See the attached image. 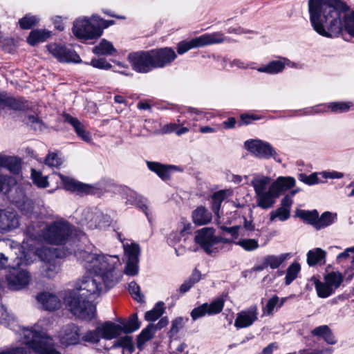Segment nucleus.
Returning a JSON list of instances; mask_svg holds the SVG:
<instances>
[{"mask_svg": "<svg viewBox=\"0 0 354 354\" xmlns=\"http://www.w3.org/2000/svg\"><path fill=\"white\" fill-rule=\"evenodd\" d=\"M215 230L212 227H203L196 231L194 241L200 245L205 253L213 256L218 253L221 247L217 246L216 236L214 235Z\"/></svg>", "mask_w": 354, "mask_h": 354, "instance_id": "nucleus-11", "label": "nucleus"}, {"mask_svg": "<svg viewBox=\"0 0 354 354\" xmlns=\"http://www.w3.org/2000/svg\"><path fill=\"white\" fill-rule=\"evenodd\" d=\"M258 315L257 305H252L237 313L234 320V326L237 329L250 327L258 319Z\"/></svg>", "mask_w": 354, "mask_h": 354, "instance_id": "nucleus-17", "label": "nucleus"}, {"mask_svg": "<svg viewBox=\"0 0 354 354\" xmlns=\"http://www.w3.org/2000/svg\"><path fill=\"white\" fill-rule=\"evenodd\" d=\"M26 343L33 351L39 354H61L53 344V339L42 330H36L31 328H24L23 331Z\"/></svg>", "mask_w": 354, "mask_h": 354, "instance_id": "nucleus-7", "label": "nucleus"}, {"mask_svg": "<svg viewBox=\"0 0 354 354\" xmlns=\"http://www.w3.org/2000/svg\"><path fill=\"white\" fill-rule=\"evenodd\" d=\"M318 173H312L310 175H307L304 173H300L298 175V179L299 181L309 185L312 186L314 185H317L321 183H323L318 178Z\"/></svg>", "mask_w": 354, "mask_h": 354, "instance_id": "nucleus-52", "label": "nucleus"}, {"mask_svg": "<svg viewBox=\"0 0 354 354\" xmlns=\"http://www.w3.org/2000/svg\"><path fill=\"white\" fill-rule=\"evenodd\" d=\"M201 48L198 37H196L190 40H183L180 41L177 45V53L183 55L192 48Z\"/></svg>", "mask_w": 354, "mask_h": 354, "instance_id": "nucleus-40", "label": "nucleus"}, {"mask_svg": "<svg viewBox=\"0 0 354 354\" xmlns=\"http://www.w3.org/2000/svg\"><path fill=\"white\" fill-rule=\"evenodd\" d=\"M63 300L66 309L78 319L91 321L95 317L96 308L93 301L78 290L66 291Z\"/></svg>", "mask_w": 354, "mask_h": 354, "instance_id": "nucleus-5", "label": "nucleus"}, {"mask_svg": "<svg viewBox=\"0 0 354 354\" xmlns=\"http://www.w3.org/2000/svg\"><path fill=\"white\" fill-rule=\"evenodd\" d=\"M86 247V249L75 251V257L87 271L102 277L106 290H110L120 281L122 277L117 270L120 263L118 257L94 253L95 247L91 243Z\"/></svg>", "mask_w": 354, "mask_h": 354, "instance_id": "nucleus-3", "label": "nucleus"}, {"mask_svg": "<svg viewBox=\"0 0 354 354\" xmlns=\"http://www.w3.org/2000/svg\"><path fill=\"white\" fill-rule=\"evenodd\" d=\"M48 51L60 62L82 63L80 55L71 47L61 44H50L47 46Z\"/></svg>", "mask_w": 354, "mask_h": 354, "instance_id": "nucleus-13", "label": "nucleus"}, {"mask_svg": "<svg viewBox=\"0 0 354 354\" xmlns=\"http://www.w3.org/2000/svg\"><path fill=\"white\" fill-rule=\"evenodd\" d=\"M121 333L128 334L137 330L141 325L137 313L132 314L127 320L121 322Z\"/></svg>", "mask_w": 354, "mask_h": 354, "instance_id": "nucleus-35", "label": "nucleus"}, {"mask_svg": "<svg viewBox=\"0 0 354 354\" xmlns=\"http://www.w3.org/2000/svg\"><path fill=\"white\" fill-rule=\"evenodd\" d=\"M57 272V268L55 264L48 263L45 266V268L42 271L44 277L48 279L53 278Z\"/></svg>", "mask_w": 354, "mask_h": 354, "instance_id": "nucleus-64", "label": "nucleus"}, {"mask_svg": "<svg viewBox=\"0 0 354 354\" xmlns=\"http://www.w3.org/2000/svg\"><path fill=\"white\" fill-rule=\"evenodd\" d=\"M39 21L38 17L26 14L19 20V25L22 30H28L36 26Z\"/></svg>", "mask_w": 354, "mask_h": 354, "instance_id": "nucleus-46", "label": "nucleus"}, {"mask_svg": "<svg viewBox=\"0 0 354 354\" xmlns=\"http://www.w3.org/2000/svg\"><path fill=\"white\" fill-rule=\"evenodd\" d=\"M337 218L336 214L330 212H324L321 216L317 217L316 230H319L332 225Z\"/></svg>", "mask_w": 354, "mask_h": 354, "instance_id": "nucleus-41", "label": "nucleus"}, {"mask_svg": "<svg viewBox=\"0 0 354 354\" xmlns=\"http://www.w3.org/2000/svg\"><path fill=\"white\" fill-rule=\"evenodd\" d=\"M176 57L175 51L171 48L164 47L131 52L129 53L127 60L134 71L138 73H148L169 66Z\"/></svg>", "mask_w": 354, "mask_h": 354, "instance_id": "nucleus-4", "label": "nucleus"}, {"mask_svg": "<svg viewBox=\"0 0 354 354\" xmlns=\"http://www.w3.org/2000/svg\"><path fill=\"white\" fill-rule=\"evenodd\" d=\"M148 169L154 172L162 180L166 181L171 178V174L177 171H182L179 167L172 165H165L158 162L147 161Z\"/></svg>", "mask_w": 354, "mask_h": 354, "instance_id": "nucleus-18", "label": "nucleus"}, {"mask_svg": "<svg viewBox=\"0 0 354 354\" xmlns=\"http://www.w3.org/2000/svg\"><path fill=\"white\" fill-rule=\"evenodd\" d=\"M343 281V277L341 273L332 272L325 277V282L331 288L337 289Z\"/></svg>", "mask_w": 354, "mask_h": 354, "instance_id": "nucleus-47", "label": "nucleus"}, {"mask_svg": "<svg viewBox=\"0 0 354 354\" xmlns=\"http://www.w3.org/2000/svg\"><path fill=\"white\" fill-rule=\"evenodd\" d=\"M255 198L257 206L262 209L272 208L278 198L270 186L267 192L256 194Z\"/></svg>", "mask_w": 354, "mask_h": 354, "instance_id": "nucleus-25", "label": "nucleus"}, {"mask_svg": "<svg viewBox=\"0 0 354 354\" xmlns=\"http://www.w3.org/2000/svg\"><path fill=\"white\" fill-rule=\"evenodd\" d=\"M300 270L301 266L297 262H294L288 266L285 277V284L286 286L290 285L297 277Z\"/></svg>", "mask_w": 354, "mask_h": 354, "instance_id": "nucleus-44", "label": "nucleus"}, {"mask_svg": "<svg viewBox=\"0 0 354 354\" xmlns=\"http://www.w3.org/2000/svg\"><path fill=\"white\" fill-rule=\"evenodd\" d=\"M279 302V297L277 295H273L267 302L266 305L263 307V316H270L273 315L274 310L277 306Z\"/></svg>", "mask_w": 354, "mask_h": 354, "instance_id": "nucleus-58", "label": "nucleus"}, {"mask_svg": "<svg viewBox=\"0 0 354 354\" xmlns=\"http://www.w3.org/2000/svg\"><path fill=\"white\" fill-rule=\"evenodd\" d=\"M261 116L254 113H244L241 115L240 120L239 122V126L248 125L253 121L260 120Z\"/></svg>", "mask_w": 354, "mask_h": 354, "instance_id": "nucleus-62", "label": "nucleus"}, {"mask_svg": "<svg viewBox=\"0 0 354 354\" xmlns=\"http://www.w3.org/2000/svg\"><path fill=\"white\" fill-rule=\"evenodd\" d=\"M50 37V31L42 29H35L30 31L26 39V41L30 46H35L39 43L44 42Z\"/></svg>", "mask_w": 354, "mask_h": 354, "instance_id": "nucleus-31", "label": "nucleus"}, {"mask_svg": "<svg viewBox=\"0 0 354 354\" xmlns=\"http://www.w3.org/2000/svg\"><path fill=\"white\" fill-rule=\"evenodd\" d=\"M15 322V317L10 314L3 305L0 304V324L7 327L11 326Z\"/></svg>", "mask_w": 354, "mask_h": 354, "instance_id": "nucleus-50", "label": "nucleus"}, {"mask_svg": "<svg viewBox=\"0 0 354 354\" xmlns=\"http://www.w3.org/2000/svg\"><path fill=\"white\" fill-rule=\"evenodd\" d=\"M207 303H204L202 305L194 308L191 311V317L192 319L195 321L199 318H201L206 315H208V310H207Z\"/></svg>", "mask_w": 354, "mask_h": 354, "instance_id": "nucleus-61", "label": "nucleus"}, {"mask_svg": "<svg viewBox=\"0 0 354 354\" xmlns=\"http://www.w3.org/2000/svg\"><path fill=\"white\" fill-rule=\"evenodd\" d=\"M288 254H281L279 256L267 255L264 257V261L267 267L272 269L278 268L281 264L286 259Z\"/></svg>", "mask_w": 354, "mask_h": 354, "instance_id": "nucleus-43", "label": "nucleus"}, {"mask_svg": "<svg viewBox=\"0 0 354 354\" xmlns=\"http://www.w3.org/2000/svg\"><path fill=\"white\" fill-rule=\"evenodd\" d=\"M201 272L198 270H197L196 268H195L193 270L192 275L187 280H185L181 284L179 289L176 290L177 292H179L180 295H178V293L173 294L171 295V298L174 299L176 300L179 299L180 295L188 292L195 283H198L201 280Z\"/></svg>", "mask_w": 354, "mask_h": 354, "instance_id": "nucleus-27", "label": "nucleus"}, {"mask_svg": "<svg viewBox=\"0 0 354 354\" xmlns=\"http://www.w3.org/2000/svg\"><path fill=\"white\" fill-rule=\"evenodd\" d=\"M84 214L86 215L85 221H86V225L90 229H102L110 225V217L102 212H97L93 213L86 211Z\"/></svg>", "mask_w": 354, "mask_h": 354, "instance_id": "nucleus-19", "label": "nucleus"}, {"mask_svg": "<svg viewBox=\"0 0 354 354\" xmlns=\"http://www.w3.org/2000/svg\"><path fill=\"white\" fill-rule=\"evenodd\" d=\"M117 52L112 43L105 39H102L100 42L93 48V53L97 55H113Z\"/></svg>", "mask_w": 354, "mask_h": 354, "instance_id": "nucleus-33", "label": "nucleus"}, {"mask_svg": "<svg viewBox=\"0 0 354 354\" xmlns=\"http://www.w3.org/2000/svg\"><path fill=\"white\" fill-rule=\"evenodd\" d=\"M309 19L313 30L326 38L339 37L343 28L354 37V10L342 0H308Z\"/></svg>", "mask_w": 354, "mask_h": 354, "instance_id": "nucleus-1", "label": "nucleus"}, {"mask_svg": "<svg viewBox=\"0 0 354 354\" xmlns=\"http://www.w3.org/2000/svg\"><path fill=\"white\" fill-rule=\"evenodd\" d=\"M92 20L83 19H76L73 26L74 35L80 39H93L100 37L102 34V28L93 24Z\"/></svg>", "mask_w": 354, "mask_h": 354, "instance_id": "nucleus-12", "label": "nucleus"}, {"mask_svg": "<svg viewBox=\"0 0 354 354\" xmlns=\"http://www.w3.org/2000/svg\"><path fill=\"white\" fill-rule=\"evenodd\" d=\"M100 335L97 330V327L95 330H88L84 335L82 337V340L85 342H88L91 344H97L100 340Z\"/></svg>", "mask_w": 354, "mask_h": 354, "instance_id": "nucleus-60", "label": "nucleus"}, {"mask_svg": "<svg viewBox=\"0 0 354 354\" xmlns=\"http://www.w3.org/2000/svg\"><path fill=\"white\" fill-rule=\"evenodd\" d=\"M20 216L12 208L0 209V233L5 234L19 227Z\"/></svg>", "mask_w": 354, "mask_h": 354, "instance_id": "nucleus-16", "label": "nucleus"}, {"mask_svg": "<svg viewBox=\"0 0 354 354\" xmlns=\"http://www.w3.org/2000/svg\"><path fill=\"white\" fill-rule=\"evenodd\" d=\"M234 243L246 251H253L259 248L258 241L254 239H242Z\"/></svg>", "mask_w": 354, "mask_h": 354, "instance_id": "nucleus-56", "label": "nucleus"}, {"mask_svg": "<svg viewBox=\"0 0 354 354\" xmlns=\"http://www.w3.org/2000/svg\"><path fill=\"white\" fill-rule=\"evenodd\" d=\"M184 319L182 317H178L171 322V326L168 336L169 338H174L183 327Z\"/></svg>", "mask_w": 354, "mask_h": 354, "instance_id": "nucleus-59", "label": "nucleus"}, {"mask_svg": "<svg viewBox=\"0 0 354 354\" xmlns=\"http://www.w3.org/2000/svg\"><path fill=\"white\" fill-rule=\"evenodd\" d=\"M62 163L61 158L55 153H49L45 158V164L50 167H58Z\"/></svg>", "mask_w": 354, "mask_h": 354, "instance_id": "nucleus-63", "label": "nucleus"}, {"mask_svg": "<svg viewBox=\"0 0 354 354\" xmlns=\"http://www.w3.org/2000/svg\"><path fill=\"white\" fill-rule=\"evenodd\" d=\"M85 64L91 65L94 68L100 70H110L112 65L105 58H93L90 62H84Z\"/></svg>", "mask_w": 354, "mask_h": 354, "instance_id": "nucleus-55", "label": "nucleus"}, {"mask_svg": "<svg viewBox=\"0 0 354 354\" xmlns=\"http://www.w3.org/2000/svg\"><path fill=\"white\" fill-rule=\"evenodd\" d=\"M128 290L133 299L138 302L142 304L145 301V296L140 291V287L135 281L128 284Z\"/></svg>", "mask_w": 354, "mask_h": 354, "instance_id": "nucleus-45", "label": "nucleus"}, {"mask_svg": "<svg viewBox=\"0 0 354 354\" xmlns=\"http://www.w3.org/2000/svg\"><path fill=\"white\" fill-rule=\"evenodd\" d=\"M100 338L112 339L118 337L121 333V326L111 322H105L97 327Z\"/></svg>", "mask_w": 354, "mask_h": 354, "instance_id": "nucleus-26", "label": "nucleus"}, {"mask_svg": "<svg viewBox=\"0 0 354 354\" xmlns=\"http://www.w3.org/2000/svg\"><path fill=\"white\" fill-rule=\"evenodd\" d=\"M328 104H317L311 107L304 108L303 109L295 110L293 112H302L301 115H313L325 112L326 108H327Z\"/></svg>", "mask_w": 354, "mask_h": 354, "instance_id": "nucleus-49", "label": "nucleus"}, {"mask_svg": "<svg viewBox=\"0 0 354 354\" xmlns=\"http://www.w3.org/2000/svg\"><path fill=\"white\" fill-rule=\"evenodd\" d=\"M295 179L292 176H279L270 185V187L275 195L279 196L288 190L295 187Z\"/></svg>", "mask_w": 354, "mask_h": 354, "instance_id": "nucleus-21", "label": "nucleus"}, {"mask_svg": "<svg viewBox=\"0 0 354 354\" xmlns=\"http://www.w3.org/2000/svg\"><path fill=\"white\" fill-rule=\"evenodd\" d=\"M80 339V328L73 324L70 323L63 327L62 335V342L66 346L77 344Z\"/></svg>", "mask_w": 354, "mask_h": 354, "instance_id": "nucleus-20", "label": "nucleus"}, {"mask_svg": "<svg viewBox=\"0 0 354 354\" xmlns=\"http://www.w3.org/2000/svg\"><path fill=\"white\" fill-rule=\"evenodd\" d=\"M26 257L23 252L22 256L16 257L12 266H9V273L6 274V280L10 290H19L29 284L30 280L29 272L24 270H18L21 265L28 264Z\"/></svg>", "mask_w": 354, "mask_h": 354, "instance_id": "nucleus-8", "label": "nucleus"}, {"mask_svg": "<svg viewBox=\"0 0 354 354\" xmlns=\"http://www.w3.org/2000/svg\"><path fill=\"white\" fill-rule=\"evenodd\" d=\"M326 252L319 248L310 250L307 253V263L309 266L326 263Z\"/></svg>", "mask_w": 354, "mask_h": 354, "instance_id": "nucleus-30", "label": "nucleus"}, {"mask_svg": "<svg viewBox=\"0 0 354 354\" xmlns=\"http://www.w3.org/2000/svg\"><path fill=\"white\" fill-rule=\"evenodd\" d=\"M351 107L350 102H330L327 105V109H330L334 113H346L348 112Z\"/></svg>", "mask_w": 354, "mask_h": 354, "instance_id": "nucleus-54", "label": "nucleus"}, {"mask_svg": "<svg viewBox=\"0 0 354 354\" xmlns=\"http://www.w3.org/2000/svg\"><path fill=\"white\" fill-rule=\"evenodd\" d=\"M225 198V192L220 190L214 192L211 196V209L212 212L218 214L221 209V203Z\"/></svg>", "mask_w": 354, "mask_h": 354, "instance_id": "nucleus-42", "label": "nucleus"}, {"mask_svg": "<svg viewBox=\"0 0 354 354\" xmlns=\"http://www.w3.org/2000/svg\"><path fill=\"white\" fill-rule=\"evenodd\" d=\"M22 122L35 132H41L46 128L44 122L37 115H26Z\"/></svg>", "mask_w": 354, "mask_h": 354, "instance_id": "nucleus-37", "label": "nucleus"}, {"mask_svg": "<svg viewBox=\"0 0 354 354\" xmlns=\"http://www.w3.org/2000/svg\"><path fill=\"white\" fill-rule=\"evenodd\" d=\"M73 226L67 221L61 219L47 225L43 230L44 240L55 245H65L71 236Z\"/></svg>", "mask_w": 354, "mask_h": 354, "instance_id": "nucleus-6", "label": "nucleus"}, {"mask_svg": "<svg viewBox=\"0 0 354 354\" xmlns=\"http://www.w3.org/2000/svg\"><path fill=\"white\" fill-rule=\"evenodd\" d=\"M201 47L206 46L221 44L225 41V37L221 32H214L212 33H205L198 37Z\"/></svg>", "mask_w": 354, "mask_h": 354, "instance_id": "nucleus-28", "label": "nucleus"}, {"mask_svg": "<svg viewBox=\"0 0 354 354\" xmlns=\"http://www.w3.org/2000/svg\"><path fill=\"white\" fill-rule=\"evenodd\" d=\"M22 160L17 156L0 153V167L6 168L11 174L18 175L21 172Z\"/></svg>", "mask_w": 354, "mask_h": 354, "instance_id": "nucleus-22", "label": "nucleus"}, {"mask_svg": "<svg viewBox=\"0 0 354 354\" xmlns=\"http://www.w3.org/2000/svg\"><path fill=\"white\" fill-rule=\"evenodd\" d=\"M152 328V324H149L137 336L136 346L139 351H142L145 343L153 338L155 332Z\"/></svg>", "mask_w": 354, "mask_h": 354, "instance_id": "nucleus-36", "label": "nucleus"}, {"mask_svg": "<svg viewBox=\"0 0 354 354\" xmlns=\"http://www.w3.org/2000/svg\"><path fill=\"white\" fill-rule=\"evenodd\" d=\"M311 333L313 336L322 337L328 344H335L337 342L332 330L327 325L316 327Z\"/></svg>", "mask_w": 354, "mask_h": 354, "instance_id": "nucleus-32", "label": "nucleus"}, {"mask_svg": "<svg viewBox=\"0 0 354 354\" xmlns=\"http://www.w3.org/2000/svg\"><path fill=\"white\" fill-rule=\"evenodd\" d=\"M31 178L33 183L38 187L46 188L48 186L47 177L42 176L40 171H37L32 169L31 172Z\"/></svg>", "mask_w": 354, "mask_h": 354, "instance_id": "nucleus-53", "label": "nucleus"}, {"mask_svg": "<svg viewBox=\"0 0 354 354\" xmlns=\"http://www.w3.org/2000/svg\"><path fill=\"white\" fill-rule=\"evenodd\" d=\"M124 250L127 257L124 272L128 276H136L139 272L140 246L137 243L124 245Z\"/></svg>", "mask_w": 354, "mask_h": 354, "instance_id": "nucleus-14", "label": "nucleus"}, {"mask_svg": "<svg viewBox=\"0 0 354 354\" xmlns=\"http://www.w3.org/2000/svg\"><path fill=\"white\" fill-rule=\"evenodd\" d=\"M9 110L26 111L30 110V102L24 97H15L6 91L0 92V112Z\"/></svg>", "mask_w": 354, "mask_h": 354, "instance_id": "nucleus-15", "label": "nucleus"}, {"mask_svg": "<svg viewBox=\"0 0 354 354\" xmlns=\"http://www.w3.org/2000/svg\"><path fill=\"white\" fill-rule=\"evenodd\" d=\"M270 177L265 176L254 177L251 181V185L254 188L255 195L267 192V187L270 184Z\"/></svg>", "mask_w": 354, "mask_h": 354, "instance_id": "nucleus-38", "label": "nucleus"}, {"mask_svg": "<svg viewBox=\"0 0 354 354\" xmlns=\"http://www.w3.org/2000/svg\"><path fill=\"white\" fill-rule=\"evenodd\" d=\"M270 221H274L276 218H278L281 221H287L290 216V211L283 207H278L275 211L270 212Z\"/></svg>", "mask_w": 354, "mask_h": 354, "instance_id": "nucleus-57", "label": "nucleus"}, {"mask_svg": "<svg viewBox=\"0 0 354 354\" xmlns=\"http://www.w3.org/2000/svg\"><path fill=\"white\" fill-rule=\"evenodd\" d=\"M224 307V300L222 298H216L210 304L207 303L208 315H214L220 313Z\"/></svg>", "mask_w": 354, "mask_h": 354, "instance_id": "nucleus-51", "label": "nucleus"}, {"mask_svg": "<svg viewBox=\"0 0 354 354\" xmlns=\"http://www.w3.org/2000/svg\"><path fill=\"white\" fill-rule=\"evenodd\" d=\"M165 312V304L163 301L157 302L154 307L145 313V319L148 322H154L159 319Z\"/></svg>", "mask_w": 354, "mask_h": 354, "instance_id": "nucleus-39", "label": "nucleus"}, {"mask_svg": "<svg viewBox=\"0 0 354 354\" xmlns=\"http://www.w3.org/2000/svg\"><path fill=\"white\" fill-rule=\"evenodd\" d=\"M318 216L319 213L317 209H297L296 212V216L301 218L306 223L312 225L315 229Z\"/></svg>", "mask_w": 354, "mask_h": 354, "instance_id": "nucleus-34", "label": "nucleus"}, {"mask_svg": "<svg viewBox=\"0 0 354 354\" xmlns=\"http://www.w3.org/2000/svg\"><path fill=\"white\" fill-rule=\"evenodd\" d=\"M315 285L317 295L320 298H327L334 292L333 288L330 287L326 282L322 283L317 280Z\"/></svg>", "mask_w": 354, "mask_h": 354, "instance_id": "nucleus-48", "label": "nucleus"}, {"mask_svg": "<svg viewBox=\"0 0 354 354\" xmlns=\"http://www.w3.org/2000/svg\"><path fill=\"white\" fill-rule=\"evenodd\" d=\"M74 289L83 293L84 296L93 301L102 293L108 291L105 289L102 278L96 274L84 276L80 281L75 283Z\"/></svg>", "mask_w": 354, "mask_h": 354, "instance_id": "nucleus-9", "label": "nucleus"}, {"mask_svg": "<svg viewBox=\"0 0 354 354\" xmlns=\"http://www.w3.org/2000/svg\"><path fill=\"white\" fill-rule=\"evenodd\" d=\"M290 61L286 57H280L277 60H272L265 66L259 67L257 71L270 75L279 73L283 71L286 65H289Z\"/></svg>", "mask_w": 354, "mask_h": 354, "instance_id": "nucleus-23", "label": "nucleus"}, {"mask_svg": "<svg viewBox=\"0 0 354 354\" xmlns=\"http://www.w3.org/2000/svg\"><path fill=\"white\" fill-rule=\"evenodd\" d=\"M192 220L196 225H203L209 223L212 218V213L205 207L200 206L192 212Z\"/></svg>", "mask_w": 354, "mask_h": 354, "instance_id": "nucleus-29", "label": "nucleus"}, {"mask_svg": "<svg viewBox=\"0 0 354 354\" xmlns=\"http://www.w3.org/2000/svg\"><path fill=\"white\" fill-rule=\"evenodd\" d=\"M244 146L257 158L268 160L272 158L277 162H282L280 155L268 142L259 139H250L244 142Z\"/></svg>", "mask_w": 354, "mask_h": 354, "instance_id": "nucleus-10", "label": "nucleus"}, {"mask_svg": "<svg viewBox=\"0 0 354 354\" xmlns=\"http://www.w3.org/2000/svg\"><path fill=\"white\" fill-rule=\"evenodd\" d=\"M36 299L37 301L42 304L43 308L49 311H53L61 306L59 299L52 293L42 292L39 293Z\"/></svg>", "mask_w": 354, "mask_h": 354, "instance_id": "nucleus-24", "label": "nucleus"}, {"mask_svg": "<svg viewBox=\"0 0 354 354\" xmlns=\"http://www.w3.org/2000/svg\"><path fill=\"white\" fill-rule=\"evenodd\" d=\"M61 178L66 190L80 196H100L105 192H118L123 198L127 200L126 204L135 205L141 209L149 221L151 222L147 199L125 185H116L113 180L109 178L101 179L93 185L83 183L67 176H62Z\"/></svg>", "mask_w": 354, "mask_h": 354, "instance_id": "nucleus-2", "label": "nucleus"}]
</instances>
